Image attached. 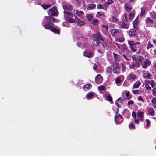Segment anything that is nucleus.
<instances>
[{"instance_id":"nucleus-1","label":"nucleus","mask_w":156,"mask_h":156,"mask_svg":"<svg viewBox=\"0 0 156 156\" xmlns=\"http://www.w3.org/2000/svg\"><path fill=\"white\" fill-rule=\"evenodd\" d=\"M91 36L93 39L92 44L94 46H98L101 43V41L103 42L104 41L101 34L99 33L92 34Z\"/></svg>"},{"instance_id":"nucleus-2","label":"nucleus","mask_w":156,"mask_h":156,"mask_svg":"<svg viewBox=\"0 0 156 156\" xmlns=\"http://www.w3.org/2000/svg\"><path fill=\"white\" fill-rule=\"evenodd\" d=\"M128 43L129 47L132 52H134L137 51L140 52L141 51V48L140 42H137L135 43L133 41L128 40Z\"/></svg>"},{"instance_id":"nucleus-3","label":"nucleus","mask_w":156,"mask_h":156,"mask_svg":"<svg viewBox=\"0 0 156 156\" xmlns=\"http://www.w3.org/2000/svg\"><path fill=\"white\" fill-rule=\"evenodd\" d=\"M113 72L116 74L120 73V66L118 62H115L112 64Z\"/></svg>"},{"instance_id":"nucleus-4","label":"nucleus","mask_w":156,"mask_h":156,"mask_svg":"<svg viewBox=\"0 0 156 156\" xmlns=\"http://www.w3.org/2000/svg\"><path fill=\"white\" fill-rule=\"evenodd\" d=\"M48 14L51 16H57L58 14L57 7L55 6L53 7L49 10Z\"/></svg>"},{"instance_id":"nucleus-5","label":"nucleus","mask_w":156,"mask_h":156,"mask_svg":"<svg viewBox=\"0 0 156 156\" xmlns=\"http://www.w3.org/2000/svg\"><path fill=\"white\" fill-rule=\"evenodd\" d=\"M111 34L112 36H114L115 35L122 36L123 35L122 31L119 29H113L111 31Z\"/></svg>"},{"instance_id":"nucleus-6","label":"nucleus","mask_w":156,"mask_h":156,"mask_svg":"<svg viewBox=\"0 0 156 156\" xmlns=\"http://www.w3.org/2000/svg\"><path fill=\"white\" fill-rule=\"evenodd\" d=\"M53 16H46L45 17V21H43L42 23V24L43 25L44 23H49L51 22L52 23H55V21L56 20V19L55 18H53L52 17Z\"/></svg>"},{"instance_id":"nucleus-7","label":"nucleus","mask_w":156,"mask_h":156,"mask_svg":"<svg viewBox=\"0 0 156 156\" xmlns=\"http://www.w3.org/2000/svg\"><path fill=\"white\" fill-rule=\"evenodd\" d=\"M154 21L149 17H147L145 20L146 27H151L152 26Z\"/></svg>"},{"instance_id":"nucleus-8","label":"nucleus","mask_w":156,"mask_h":156,"mask_svg":"<svg viewBox=\"0 0 156 156\" xmlns=\"http://www.w3.org/2000/svg\"><path fill=\"white\" fill-rule=\"evenodd\" d=\"M151 64V62L149 59H146L144 60L142 65V68L146 69L147 67L149 66Z\"/></svg>"},{"instance_id":"nucleus-9","label":"nucleus","mask_w":156,"mask_h":156,"mask_svg":"<svg viewBox=\"0 0 156 156\" xmlns=\"http://www.w3.org/2000/svg\"><path fill=\"white\" fill-rule=\"evenodd\" d=\"M137 78L136 75L134 74H129L127 77V79L128 80L134 81L136 80Z\"/></svg>"},{"instance_id":"nucleus-10","label":"nucleus","mask_w":156,"mask_h":156,"mask_svg":"<svg viewBox=\"0 0 156 156\" xmlns=\"http://www.w3.org/2000/svg\"><path fill=\"white\" fill-rule=\"evenodd\" d=\"M119 26L122 28L127 29L129 27V23H125L122 21L119 24Z\"/></svg>"},{"instance_id":"nucleus-11","label":"nucleus","mask_w":156,"mask_h":156,"mask_svg":"<svg viewBox=\"0 0 156 156\" xmlns=\"http://www.w3.org/2000/svg\"><path fill=\"white\" fill-rule=\"evenodd\" d=\"M47 23L43 25L45 29H50V30L52 27H53L54 24L53 23L51 22Z\"/></svg>"},{"instance_id":"nucleus-12","label":"nucleus","mask_w":156,"mask_h":156,"mask_svg":"<svg viewBox=\"0 0 156 156\" xmlns=\"http://www.w3.org/2000/svg\"><path fill=\"white\" fill-rule=\"evenodd\" d=\"M139 22V20L138 19V17L133 22L132 24L133 25V28L136 30L138 29V26L137 25V24Z\"/></svg>"},{"instance_id":"nucleus-13","label":"nucleus","mask_w":156,"mask_h":156,"mask_svg":"<svg viewBox=\"0 0 156 156\" xmlns=\"http://www.w3.org/2000/svg\"><path fill=\"white\" fill-rule=\"evenodd\" d=\"M96 95V94L94 93L91 92L88 93L87 94L86 97L88 99H91L93 98L94 97V95Z\"/></svg>"},{"instance_id":"nucleus-14","label":"nucleus","mask_w":156,"mask_h":156,"mask_svg":"<svg viewBox=\"0 0 156 156\" xmlns=\"http://www.w3.org/2000/svg\"><path fill=\"white\" fill-rule=\"evenodd\" d=\"M119 118H117V117H115V121L116 124H119L122 123L123 121V118L122 116H121Z\"/></svg>"},{"instance_id":"nucleus-15","label":"nucleus","mask_w":156,"mask_h":156,"mask_svg":"<svg viewBox=\"0 0 156 156\" xmlns=\"http://www.w3.org/2000/svg\"><path fill=\"white\" fill-rule=\"evenodd\" d=\"M50 30L54 33L58 34H59L60 32V29L59 28H56L53 27L51 28Z\"/></svg>"},{"instance_id":"nucleus-16","label":"nucleus","mask_w":156,"mask_h":156,"mask_svg":"<svg viewBox=\"0 0 156 156\" xmlns=\"http://www.w3.org/2000/svg\"><path fill=\"white\" fill-rule=\"evenodd\" d=\"M96 7V5L94 4H89L87 5V10H90L95 9Z\"/></svg>"},{"instance_id":"nucleus-17","label":"nucleus","mask_w":156,"mask_h":156,"mask_svg":"<svg viewBox=\"0 0 156 156\" xmlns=\"http://www.w3.org/2000/svg\"><path fill=\"white\" fill-rule=\"evenodd\" d=\"M63 8L64 11H71L72 9V7L71 5H66L63 6Z\"/></svg>"},{"instance_id":"nucleus-18","label":"nucleus","mask_w":156,"mask_h":156,"mask_svg":"<svg viewBox=\"0 0 156 156\" xmlns=\"http://www.w3.org/2000/svg\"><path fill=\"white\" fill-rule=\"evenodd\" d=\"M153 76L151 73H145L143 74V77L145 79H151L153 78Z\"/></svg>"},{"instance_id":"nucleus-19","label":"nucleus","mask_w":156,"mask_h":156,"mask_svg":"<svg viewBox=\"0 0 156 156\" xmlns=\"http://www.w3.org/2000/svg\"><path fill=\"white\" fill-rule=\"evenodd\" d=\"M129 34L130 36H134L136 35V32L135 29H132L130 30L129 32Z\"/></svg>"},{"instance_id":"nucleus-20","label":"nucleus","mask_w":156,"mask_h":156,"mask_svg":"<svg viewBox=\"0 0 156 156\" xmlns=\"http://www.w3.org/2000/svg\"><path fill=\"white\" fill-rule=\"evenodd\" d=\"M123 101V100L122 99V98L121 97H120L119 98L115 101V104L118 108H121V106L118 103V102L119 101L120 103L122 104Z\"/></svg>"},{"instance_id":"nucleus-21","label":"nucleus","mask_w":156,"mask_h":156,"mask_svg":"<svg viewBox=\"0 0 156 156\" xmlns=\"http://www.w3.org/2000/svg\"><path fill=\"white\" fill-rule=\"evenodd\" d=\"M120 49L122 50L124 52L125 51H127L128 50V47L125 43H123L122 45H121Z\"/></svg>"},{"instance_id":"nucleus-22","label":"nucleus","mask_w":156,"mask_h":156,"mask_svg":"<svg viewBox=\"0 0 156 156\" xmlns=\"http://www.w3.org/2000/svg\"><path fill=\"white\" fill-rule=\"evenodd\" d=\"M113 56L114 57V60L116 62H118L119 61L120 56L118 54H115V53H113Z\"/></svg>"},{"instance_id":"nucleus-23","label":"nucleus","mask_w":156,"mask_h":156,"mask_svg":"<svg viewBox=\"0 0 156 156\" xmlns=\"http://www.w3.org/2000/svg\"><path fill=\"white\" fill-rule=\"evenodd\" d=\"M78 25L81 26L85 24V22L83 21H81V20L77 18L76 21Z\"/></svg>"},{"instance_id":"nucleus-24","label":"nucleus","mask_w":156,"mask_h":156,"mask_svg":"<svg viewBox=\"0 0 156 156\" xmlns=\"http://www.w3.org/2000/svg\"><path fill=\"white\" fill-rule=\"evenodd\" d=\"M83 55L88 58H90L92 57V53L91 52H88L87 51H85L83 52Z\"/></svg>"},{"instance_id":"nucleus-25","label":"nucleus","mask_w":156,"mask_h":156,"mask_svg":"<svg viewBox=\"0 0 156 156\" xmlns=\"http://www.w3.org/2000/svg\"><path fill=\"white\" fill-rule=\"evenodd\" d=\"M141 84V83L140 81H136L133 85V87L134 88H138L139 86Z\"/></svg>"},{"instance_id":"nucleus-26","label":"nucleus","mask_w":156,"mask_h":156,"mask_svg":"<svg viewBox=\"0 0 156 156\" xmlns=\"http://www.w3.org/2000/svg\"><path fill=\"white\" fill-rule=\"evenodd\" d=\"M91 87L92 85L88 83L84 85L83 87L85 90H87Z\"/></svg>"},{"instance_id":"nucleus-27","label":"nucleus","mask_w":156,"mask_h":156,"mask_svg":"<svg viewBox=\"0 0 156 156\" xmlns=\"http://www.w3.org/2000/svg\"><path fill=\"white\" fill-rule=\"evenodd\" d=\"M64 13L66 15V17L71 18V17H72L73 16V14L72 13L69 12L68 11H64Z\"/></svg>"},{"instance_id":"nucleus-28","label":"nucleus","mask_w":156,"mask_h":156,"mask_svg":"<svg viewBox=\"0 0 156 156\" xmlns=\"http://www.w3.org/2000/svg\"><path fill=\"white\" fill-rule=\"evenodd\" d=\"M41 6L43 9L45 10L49 8L51 6V5L50 4H41Z\"/></svg>"},{"instance_id":"nucleus-29","label":"nucleus","mask_w":156,"mask_h":156,"mask_svg":"<svg viewBox=\"0 0 156 156\" xmlns=\"http://www.w3.org/2000/svg\"><path fill=\"white\" fill-rule=\"evenodd\" d=\"M135 15V11L134 10L133 11L130 13L129 14V19L132 20L134 18Z\"/></svg>"},{"instance_id":"nucleus-30","label":"nucleus","mask_w":156,"mask_h":156,"mask_svg":"<svg viewBox=\"0 0 156 156\" xmlns=\"http://www.w3.org/2000/svg\"><path fill=\"white\" fill-rule=\"evenodd\" d=\"M66 20L71 23H75L76 22V21L74 19L72 18V17H71V18L66 17Z\"/></svg>"},{"instance_id":"nucleus-31","label":"nucleus","mask_w":156,"mask_h":156,"mask_svg":"<svg viewBox=\"0 0 156 156\" xmlns=\"http://www.w3.org/2000/svg\"><path fill=\"white\" fill-rule=\"evenodd\" d=\"M149 114L151 116H154V111L153 108H150L148 109Z\"/></svg>"},{"instance_id":"nucleus-32","label":"nucleus","mask_w":156,"mask_h":156,"mask_svg":"<svg viewBox=\"0 0 156 156\" xmlns=\"http://www.w3.org/2000/svg\"><path fill=\"white\" fill-rule=\"evenodd\" d=\"M97 8L98 9H103L104 10H106L107 9V6H106L105 8L104 7H103V5L99 3L97 5Z\"/></svg>"},{"instance_id":"nucleus-33","label":"nucleus","mask_w":156,"mask_h":156,"mask_svg":"<svg viewBox=\"0 0 156 156\" xmlns=\"http://www.w3.org/2000/svg\"><path fill=\"white\" fill-rule=\"evenodd\" d=\"M144 59V58L142 56H140L138 57V59L137 61L138 62L140 63V64H141L142 65V62H143V59Z\"/></svg>"},{"instance_id":"nucleus-34","label":"nucleus","mask_w":156,"mask_h":156,"mask_svg":"<svg viewBox=\"0 0 156 156\" xmlns=\"http://www.w3.org/2000/svg\"><path fill=\"white\" fill-rule=\"evenodd\" d=\"M92 23L94 25H97L98 24V20L97 19H93Z\"/></svg>"},{"instance_id":"nucleus-35","label":"nucleus","mask_w":156,"mask_h":156,"mask_svg":"<svg viewBox=\"0 0 156 156\" xmlns=\"http://www.w3.org/2000/svg\"><path fill=\"white\" fill-rule=\"evenodd\" d=\"M115 41L117 42H122L124 41V38H115Z\"/></svg>"},{"instance_id":"nucleus-36","label":"nucleus","mask_w":156,"mask_h":156,"mask_svg":"<svg viewBox=\"0 0 156 156\" xmlns=\"http://www.w3.org/2000/svg\"><path fill=\"white\" fill-rule=\"evenodd\" d=\"M125 9L129 12H130L132 10L131 8L129 7L127 4H125Z\"/></svg>"},{"instance_id":"nucleus-37","label":"nucleus","mask_w":156,"mask_h":156,"mask_svg":"<svg viewBox=\"0 0 156 156\" xmlns=\"http://www.w3.org/2000/svg\"><path fill=\"white\" fill-rule=\"evenodd\" d=\"M146 11V8L144 7L141 8V12H140V16H143L145 13Z\"/></svg>"},{"instance_id":"nucleus-38","label":"nucleus","mask_w":156,"mask_h":156,"mask_svg":"<svg viewBox=\"0 0 156 156\" xmlns=\"http://www.w3.org/2000/svg\"><path fill=\"white\" fill-rule=\"evenodd\" d=\"M149 84H150L152 87H154L156 83L153 80H151V81L149 83Z\"/></svg>"},{"instance_id":"nucleus-39","label":"nucleus","mask_w":156,"mask_h":156,"mask_svg":"<svg viewBox=\"0 0 156 156\" xmlns=\"http://www.w3.org/2000/svg\"><path fill=\"white\" fill-rule=\"evenodd\" d=\"M107 100L110 102L112 104L113 103V102L112 100V98L110 95H108L107 97Z\"/></svg>"},{"instance_id":"nucleus-40","label":"nucleus","mask_w":156,"mask_h":156,"mask_svg":"<svg viewBox=\"0 0 156 156\" xmlns=\"http://www.w3.org/2000/svg\"><path fill=\"white\" fill-rule=\"evenodd\" d=\"M102 79V77L101 75L100 74H98L96 76L95 80V81H96L97 80H101Z\"/></svg>"},{"instance_id":"nucleus-41","label":"nucleus","mask_w":156,"mask_h":156,"mask_svg":"<svg viewBox=\"0 0 156 156\" xmlns=\"http://www.w3.org/2000/svg\"><path fill=\"white\" fill-rule=\"evenodd\" d=\"M98 89L99 90L102 91L106 89V87L104 86L101 85L98 87Z\"/></svg>"},{"instance_id":"nucleus-42","label":"nucleus","mask_w":156,"mask_h":156,"mask_svg":"<svg viewBox=\"0 0 156 156\" xmlns=\"http://www.w3.org/2000/svg\"><path fill=\"white\" fill-rule=\"evenodd\" d=\"M121 69L122 71V72H124L126 71V66L123 64H122L121 63Z\"/></svg>"},{"instance_id":"nucleus-43","label":"nucleus","mask_w":156,"mask_h":156,"mask_svg":"<svg viewBox=\"0 0 156 156\" xmlns=\"http://www.w3.org/2000/svg\"><path fill=\"white\" fill-rule=\"evenodd\" d=\"M129 128L130 129H136V127L135 125L133 124H130L129 125Z\"/></svg>"},{"instance_id":"nucleus-44","label":"nucleus","mask_w":156,"mask_h":156,"mask_svg":"<svg viewBox=\"0 0 156 156\" xmlns=\"http://www.w3.org/2000/svg\"><path fill=\"white\" fill-rule=\"evenodd\" d=\"M115 82L116 84H119L121 82V78L119 77L116 78L115 79Z\"/></svg>"},{"instance_id":"nucleus-45","label":"nucleus","mask_w":156,"mask_h":156,"mask_svg":"<svg viewBox=\"0 0 156 156\" xmlns=\"http://www.w3.org/2000/svg\"><path fill=\"white\" fill-rule=\"evenodd\" d=\"M101 16H104V13L103 12H97L96 16L97 17H99Z\"/></svg>"},{"instance_id":"nucleus-46","label":"nucleus","mask_w":156,"mask_h":156,"mask_svg":"<svg viewBox=\"0 0 156 156\" xmlns=\"http://www.w3.org/2000/svg\"><path fill=\"white\" fill-rule=\"evenodd\" d=\"M153 46L152 44H151L150 41H149L148 42V45L147 47V49L149 50L150 48H152Z\"/></svg>"},{"instance_id":"nucleus-47","label":"nucleus","mask_w":156,"mask_h":156,"mask_svg":"<svg viewBox=\"0 0 156 156\" xmlns=\"http://www.w3.org/2000/svg\"><path fill=\"white\" fill-rule=\"evenodd\" d=\"M114 3V1L112 0H107V1L105 2V4L108 5H109Z\"/></svg>"},{"instance_id":"nucleus-48","label":"nucleus","mask_w":156,"mask_h":156,"mask_svg":"<svg viewBox=\"0 0 156 156\" xmlns=\"http://www.w3.org/2000/svg\"><path fill=\"white\" fill-rule=\"evenodd\" d=\"M112 68L108 67L107 68L106 71L107 73L110 74L112 73Z\"/></svg>"},{"instance_id":"nucleus-49","label":"nucleus","mask_w":156,"mask_h":156,"mask_svg":"<svg viewBox=\"0 0 156 156\" xmlns=\"http://www.w3.org/2000/svg\"><path fill=\"white\" fill-rule=\"evenodd\" d=\"M143 113L142 112H139L138 114V116L140 118L143 117Z\"/></svg>"},{"instance_id":"nucleus-50","label":"nucleus","mask_w":156,"mask_h":156,"mask_svg":"<svg viewBox=\"0 0 156 156\" xmlns=\"http://www.w3.org/2000/svg\"><path fill=\"white\" fill-rule=\"evenodd\" d=\"M151 17L154 19H156V13L153 12L151 14Z\"/></svg>"},{"instance_id":"nucleus-51","label":"nucleus","mask_w":156,"mask_h":156,"mask_svg":"<svg viewBox=\"0 0 156 156\" xmlns=\"http://www.w3.org/2000/svg\"><path fill=\"white\" fill-rule=\"evenodd\" d=\"M118 110L119 109H118L117 111L116 112V114L115 116V117H117V118H119L120 117H121V116H122V115L119 114H117L118 113Z\"/></svg>"},{"instance_id":"nucleus-52","label":"nucleus","mask_w":156,"mask_h":156,"mask_svg":"<svg viewBox=\"0 0 156 156\" xmlns=\"http://www.w3.org/2000/svg\"><path fill=\"white\" fill-rule=\"evenodd\" d=\"M126 96L127 97V99L129 100L131 98H132V95H131L130 97L129 98H128L130 96V94L129 92H128L126 94Z\"/></svg>"},{"instance_id":"nucleus-53","label":"nucleus","mask_w":156,"mask_h":156,"mask_svg":"<svg viewBox=\"0 0 156 156\" xmlns=\"http://www.w3.org/2000/svg\"><path fill=\"white\" fill-rule=\"evenodd\" d=\"M93 17V16L91 14H89L87 16V18L89 21H91Z\"/></svg>"},{"instance_id":"nucleus-54","label":"nucleus","mask_w":156,"mask_h":156,"mask_svg":"<svg viewBox=\"0 0 156 156\" xmlns=\"http://www.w3.org/2000/svg\"><path fill=\"white\" fill-rule=\"evenodd\" d=\"M140 91L139 90H133L132 91V92L133 93L135 94H140V93H139V91Z\"/></svg>"},{"instance_id":"nucleus-55","label":"nucleus","mask_w":156,"mask_h":156,"mask_svg":"<svg viewBox=\"0 0 156 156\" xmlns=\"http://www.w3.org/2000/svg\"><path fill=\"white\" fill-rule=\"evenodd\" d=\"M145 87L147 90H151V88L148 84H145Z\"/></svg>"},{"instance_id":"nucleus-56","label":"nucleus","mask_w":156,"mask_h":156,"mask_svg":"<svg viewBox=\"0 0 156 156\" xmlns=\"http://www.w3.org/2000/svg\"><path fill=\"white\" fill-rule=\"evenodd\" d=\"M76 14L78 16L82 14H83V12L82 11H80L79 12H78V11L77 10H76Z\"/></svg>"},{"instance_id":"nucleus-57","label":"nucleus","mask_w":156,"mask_h":156,"mask_svg":"<svg viewBox=\"0 0 156 156\" xmlns=\"http://www.w3.org/2000/svg\"><path fill=\"white\" fill-rule=\"evenodd\" d=\"M145 121L147 123L146 126H149L151 124L150 121L148 119H146Z\"/></svg>"},{"instance_id":"nucleus-58","label":"nucleus","mask_w":156,"mask_h":156,"mask_svg":"<svg viewBox=\"0 0 156 156\" xmlns=\"http://www.w3.org/2000/svg\"><path fill=\"white\" fill-rule=\"evenodd\" d=\"M132 116L135 119H136V113L134 112H133L132 114Z\"/></svg>"},{"instance_id":"nucleus-59","label":"nucleus","mask_w":156,"mask_h":156,"mask_svg":"<svg viewBox=\"0 0 156 156\" xmlns=\"http://www.w3.org/2000/svg\"><path fill=\"white\" fill-rule=\"evenodd\" d=\"M115 44L117 46V47H118V48L119 49H120L121 48V45L117 43H115Z\"/></svg>"},{"instance_id":"nucleus-60","label":"nucleus","mask_w":156,"mask_h":156,"mask_svg":"<svg viewBox=\"0 0 156 156\" xmlns=\"http://www.w3.org/2000/svg\"><path fill=\"white\" fill-rule=\"evenodd\" d=\"M98 64L96 65V64H94L93 66V69L95 70H97L98 69H97Z\"/></svg>"},{"instance_id":"nucleus-61","label":"nucleus","mask_w":156,"mask_h":156,"mask_svg":"<svg viewBox=\"0 0 156 156\" xmlns=\"http://www.w3.org/2000/svg\"><path fill=\"white\" fill-rule=\"evenodd\" d=\"M132 59L133 61H136L137 59L136 55H133L132 57Z\"/></svg>"},{"instance_id":"nucleus-62","label":"nucleus","mask_w":156,"mask_h":156,"mask_svg":"<svg viewBox=\"0 0 156 156\" xmlns=\"http://www.w3.org/2000/svg\"><path fill=\"white\" fill-rule=\"evenodd\" d=\"M134 65L135 67L136 66L137 67H139L140 66L139 63L137 61H136L135 64H134Z\"/></svg>"},{"instance_id":"nucleus-63","label":"nucleus","mask_w":156,"mask_h":156,"mask_svg":"<svg viewBox=\"0 0 156 156\" xmlns=\"http://www.w3.org/2000/svg\"><path fill=\"white\" fill-rule=\"evenodd\" d=\"M134 67H135V66H134V64L133 62H131V64H130L129 65V67L130 69H133Z\"/></svg>"},{"instance_id":"nucleus-64","label":"nucleus","mask_w":156,"mask_h":156,"mask_svg":"<svg viewBox=\"0 0 156 156\" xmlns=\"http://www.w3.org/2000/svg\"><path fill=\"white\" fill-rule=\"evenodd\" d=\"M151 102L152 103H156V98L154 97L153 99L151 100Z\"/></svg>"}]
</instances>
